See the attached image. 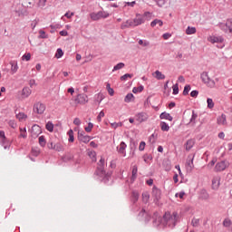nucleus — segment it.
I'll list each match as a JSON object with an SVG mask.
<instances>
[{
    "instance_id": "obj_1",
    "label": "nucleus",
    "mask_w": 232,
    "mask_h": 232,
    "mask_svg": "<svg viewBox=\"0 0 232 232\" xmlns=\"http://www.w3.org/2000/svg\"><path fill=\"white\" fill-rule=\"evenodd\" d=\"M177 218L179 214L177 212H166L162 218H159V222L163 227H175L177 226Z\"/></svg>"
},
{
    "instance_id": "obj_2",
    "label": "nucleus",
    "mask_w": 232,
    "mask_h": 232,
    "mask_svg": "<svg viewBox=\"0 0 232 232\" xmlns=\"http://www.w3.org/2000/svg\"><path fill=\"white\" fill-rule=\"evenodd\" d=\"M200 79L202 82H204V84H206L208 88H215V84H216L215 80L209 77V74L208 73V72H203L200 74Z\"/></svg>"
},
{
    "instance_id": "obj_3",
    "label": "nucleus",
    "mask_w": 232,
    "mask_h": 232,
    "mask_svg": "<svg viewBox=\"0 0 232 232\" xmlns=\"http://www.w3.org/2000/svg\"><path fill=\"white\" fill-rule=\"evenodd\" d=\"M218 28L225 32V34H232V18H229L226 21V23H219L218 24Z\"/></svg>"
},
{
    "instance_id": "obj_4",
    "label": "nucleus",
    "mask_w": 232,
    "mask_h": 232,
    "mask_svg": "<svg viewBox=\"0 0 232 232\" xmlns=\"http://www.w3.org/2000/svg\"><path fill=\"white\" fill-rule=\"evenodd\" d=\"M104 158H101L99 162L97 163V169L95 171V175L98 177H105L106 176V170H104Z\"/></svg>"
},
{
    "instance_id": "obj_5",
    "label": "nucleus",
    "mask_w": 232,
    "mask_h": 232,
    "mask_svg": "<svg viewBox=\"0 0 232 232\" xmlns=\"http://www.w3.org/2000/svg\"><path fill=\"white\" fill-rule=\"evenodd\" d=\"M0 145L3 146L5 150H10V146H12V141L7 140L5 135V130H0Z\"/></svg>"
},
{
    "instance_id": "obj_6",
    "label": "nucleus",
    "mask_w": 232,
    "mask_h": 232,
    "mask_svg": "<svg viewBox=\"0 0 232 232\" xmlns=\"http://www.w3.org/2000/svg\"><path fill=\"white\" fill-rule=\"evenodd\" d=\"M208 41L211 43L212 44H215L216 43L218 44L217 45L218 48H224V37L222 36H216L212 35L208 38Z\"/></svg>"
},
{
    "instance_id": "obj_7",
    "label": "nucleus",
    "mask_w": 232,
    "mask_h": 232,
    "mask_svg": "<svg viewBox=\"0 0 232 232\" xmlns=\"http://www.w3.org/2000/svg\"><path fill=\"white\" fill-rule=\"evenodd\" d=\"M148 14L150 13H145L144 15L139 14H136V17L132 19V24L134 28L136 26H140V24H144V23H146V15H148Z\"/></svg>"
},
{
    "instance_id": "obj_8",
    "label": "nucleus",
    "mask_w": 232,
    "mask_h": 232,
    "mask_svg": "<svg viewBox=\"0 0 232 232\" xmlns=\"http://www.w3.org/2000/svg\"><path fill=\"white\" fill-rule=\"evenodd\" d=\"M227 168H229V162L221 160L215 165L214 171H216V173H220L221 171H225Z\"/></svg>"
},
{
    "instance_id": "obj_9",
    "label": "nucleus",
    "mask_w": 232,
    "mask_h": 232,
    "mask_svg": "<svg viewBox=\"0 0 232 232\" xmlns=\"http://www.w3.org/2000/svg\"><path fill=\"white\" fill-rule=\"evenodd\" d=\"M33 111L36 115H43L46 111V106L44 103L37 102L33 107Z\"/></svg>"
},
{
    "instance_id": "obj_10",
    "label": "nucleus",
    "mask_w": 232,
    "mask_h": 232,
    "mask_svg": "<svg viewBox=\"0 0 232 232\" xmlns=\"http://www.w3.org/2000/svg\"><path fill=\"white\" fill-rule=\"evenodd\" d=\"M75 104H88V96L84 93L78 94L74 99Z\"/></svg>"
},
{
    "instance_id": "obj_11",
    "label": "nucleus",
    "mask_w": 232,
    "mask_h": 232,
    "mask_svg": "<svg viewBox=\"0 0 232 232\" xmlns=\"http://www.w3.org/2000/svg\"><path fill=\"white\" fill-rule=\"evenodd\" d=\"M193 160H195V154H189L186 161L187 171H193V169L195 168Z\"/></svg>"
},
{
    "instance_id": "obj_12",
    "label": "nucleus",
    "mask_w": 232,
    "mask_h": 232,
    "mask_svg": "<svg viewBox=\"0 0 232 232\" xmlns=\"http://www.w3.org/2000/svg\"><path fill=\"white\" fill-rule=\"evenodd\" d=\"M78 140H80V142L88 144V142H90V140H92V137H90L89 135H86V132H84V131H79L78 132Z\"/></svg>"
},
{
    "instance_id": "obj_13",
    "label": "nucleus",
    "mask_w": 232,
    "mask_h": 232,
    "mask_svg": "<svg viewBox=\"0 0 232 232\" xmlns=\"http://www.w3.org/2000/svg\"><path fill=\"white\" fill-rule=\"evenodd\" d=\"M128 146L124 141H121L120 145L117 147V151L120 153V155H122V157H126V148Z\"/></svg>"
},
{
    "instance_id": "obj_14",
    "label": "nucleus",
    "mask_w": 232,
    "mask_h": 232,
    "mask_svg": "<svg viewBox=\"0 0 232 232\" xmlns=\"http://www.w3.org/2000/svg\"><path fill=\"white\" fill-rule=\"evenodd\" d=\"M136 121L138 122H145L148 121V114L146 112H140L136 115Z\"/></svg>"
},
{
    "instance_id": "obj_15",
    "label": "nucleus",
    "mask_w": 232,
    "mask_h": 232,
    "mask_svg": "<svg viewBox=\"0 0 232 232\" xmlns=\"http://www.w3.org/2000/svg\"><path fill=\"white\" fill-rule=\"evenodd\" d=\"M121 30H126V28H134L133 20L129 19L126 22H123L121 25Z\"/></svg>"
},
{
    "instance_id": "obj_16",
    "label": "nucleus",
    "mask_w": 232,
    "mask_h": 232,
    "mask_svg": "<svg viewBox=\"0 0 232 232\" xmlns=\"http://www.w3.org/2000/svg\"><path fill=\"white\" fill-rule=\"evenodd\" d=\"M161 195H162V191L157 188V187H154L152 188V197H154L155 200H160Z\"/></svg>"
},
{
    "instance_id": "obj_17",
    "label": "nucleus",
    "mask_w": 232,
    "mask_h": 232,
    "mask_svg": "<svg viewBox=\"0 0 232 232\" xmlns=\"http://www.w3.org/2000/svg\"><path fill=\"white\" fill-rule=\"evenodd\" d=\"M220 188V177H214L212 179V189H218Z\"/></svg>"
},
{
    "instance_id": "obj_18",
    "label": "nucleus",
    "mask_w": 232,
    "mask_h": 232,
    "mask_svg": "<svg viewBox=\"0 0 232 232\" xmlns=\"http://www.w3.org/2000/svg\"><path fill=\"white\" fill-rule=\"evenodd\" d=\"M217 121L219 126H226V124H227L226 114H221V116H218Z\"/></svg>"
},
{
    "instance_id": "obj_19",
    "label": "nucleus",
    "mask_w": 232,
    "mask_h": 232,
    "mask_svg": "<svg viewBox=\"0 0 232 232\" xmlns=\"http://www.w3.org/2000/svg\"><path fill=\"white\" fill-rule=\"evenodd\" d=\"M31 133L33 137H37L41 133V127L39 125H34Z\"/></svg>"
},
{
    "instance_id": "obj_20",
    "label": "nucleus",
    "mask_w": 232,
    "mask_h": 232,
    "mask_svg": "<svg viewBox=\"0 0 232 232\" xmlns=\"http://www.w3.org/2000/svg\"><path fill=\"white\" fill-rule=\"evenodd\" d=\"M90 17H91L92 21H99V20L102 19L101 11L98 13H91Z\"/></svg>"
},
{
    "instance_id": "obj_21",
    "label": "nucleus",
    "mask_w": 232,
    "mask_h": 232,
    "mask_svg": "<svg viewBox=\"0 0 232 232\" xmlns=\"http://www.w3.org/2000/svg\"><path fill=\"white\" fill-rule=\"evenodd\" d=\"M152 75L158 81H164V79H166V75H164L162 72H160V71L154 72Z\"/></svg>"
},
{
    "instance_id": "obj_22",
    "label": "nucleus",
    "mask_w": 232,
    "mask_h": 232,
    "mask_svg": "<svg viewBox=\"0 0 232 232\" xmlns=\"http://www.w3.org/2000/svg\"><path fill=\"white\" fill-rule=\"evenodd\" d=\"M199 198L201 200H209V193L207 190L203 189L200 191Z\"/></svg>"
},
{
    "instance_id": "obj_23",
    "label": "nucleus",
    "mask_w": 232,
    "mask_h": 232,
    "mask_svg": "<svg viewBox=\"0 0 232 232\" xmlns=\"http://www.w3.org/2000/svg\"><path fill=\"white\" fill-rule=\"evenodd\" d=\"M11 64V72L12 75H14V73H17V70H19V66L17 65V62H10Z\"/></svg>"
},
{
    "instance_id": "obj_24",
    "label": "nucleus",
    "mask_w": 232,
    "mask_h": 232,
    "mask_svg": "<svg viewBox=\"0 0 232 232\" xmlns=\"http://www.w3.org/2000/svg\"><path fill=\"white\" fill-rule=\"evenodd\" d=\"M23 97H30L32 95V90L29 87H24L22 91Z\"/></svg>"
},
{
    "instance_id": "obj_25",
    "label": "nucleus",
    "mask_w": 232,
    "mask_h": 232,
    "mask_svg": "<svg viewBox=\"0 0 232 232\" xmlns=\"http://www.w3.org/2000/svg\"><path fill=\"white\" fill-rule=\"evenodd\" d=\"M160 119H165V121H173V116H171L169 113L168 112H162L160 115Z\"/></svg>"
},
{
    "instance_id": "obj_26",
    "label": "nucleus",
    "mask_w": 232,
    "mask_h": 232,
    "mask_svg": "<svg viewBox=\"0 0 232 232\" xmlns=\"http://www.w3.org/2000/svg\"><path fill=\"white\" fill-rule=\"evenodd\" d=\"M139 197H140V194L138 191L134 190L132 191L131 193V202H133V204H136V202L139 201Z\"/></svg>"
},
{
    "instance_id": "obj_27",
    "label": "nucleus",
    "mask_w": 232,
    "mask_h": 232,
    "mask_svg": "<svg viewBox=\"0 0 232 232\" xmlns=\"http://www.w3.org/2000/svg\"><path fill=\"white\" fill-rule=\"evenodd\" d=\"M193 146H195V140H187V142L185 144L186 150L189 151V150H191V148H193Z\"/></svg>"
},
{
    "instance_id": "obj_28",
    "label": "nucleus",
    "mask_w": 232,
    "mask_h": 232,
    "mask_svg": "<svg viewBox=\"0 0 232 232\" xmlns=\"http://www.w3.org/2000/svg\"><path fill=\"white\" fill-rule=\"evenodd\" d=\"M141 197H142V202L144 204H148V202H150V192L148 191L143 192Z\"/></svg>"
},
{
    "instance_id": "obj_29",
    "label": "nucleus",
    "mask_w": 232,
    "mask_h": 232,
    "mask_svg": "<svg viewBox=\"0 0 232 232\" xmlns=\"http://www.w3.org/2000/svg\"><path fill=\"white\" fill-rule=\"evenodd\" d=\"M139 171V169L137 165H134L132 167V171H131V180H135L137 179V173Z\"/></svg>"
},
{
    "instance_id": "obj_30",
    "label": "nucleus",
    "mask_w": 232,
    "mask_h": 232,
    "mask_svg": "<svg viewBox=\"0 0 232 232\" xmlns=\"http://www.w3.org/2000/svg\"><path fill=\"white\" fill-rule=\"evenodd\" d=\"M186 34L187 35H193L194 34H197V28L188 26V28L186 29Z\"/></svg>"
},
{
    "instance_id": "obj_31",
    "label": "nucleus",
    "mask_w": 232,
    "mask_h": 232,
    "mask_svg": "<svg viewBox=\"0 0 232 232\" xmlns=\"http://www.w3.org/2000/svg\"><path fill=\"white\" fill-rule=\"evenodd\" d=\"M88 155L90 159H92V162H97V152H95L94 150H92L88 152Z\"/></svg>"
},
{
    "instance_id": "obj_32",
    "label": "nucleus",
    "mask_w": 232,
    "mask_h": 232,
    "mask_svg": "<svg viewBox=\"0 0 232 232\" xmlns=\"http://www.w3.org/2000/svg\"><path fill=\"white\" fill-rule=\"evenodd\" d=\"M160 129H161V131H169V125L166 123V121H161Z\"/></svg>"
},
{
    "instance_id": "obj_33",
    "label": "nucleus",
    "mask_w": 232,
    "mask_h": 232,
    "mask_svg": "<svg viewBox=\"0 0 232 232\" xmlns=\"http://www.w3.org/2000/svg\"><path fill=\"white\" fill-rule=\"evenodd\" d=\"M156 24H159L160 26H162L163 24H164V23L162 22V20H159V19H155L154 21H152L151 23H150V26L152 27V28H155V25Z\"/></svg>"
},
{
    "instance_id": "obj_34",
    "label": "nucleus",
    "mask_w": 232,
    "mask_h": 232,
    "mask_svg": "<svg viewBox=\"0 0 232 232\" xmlns=\"http://www.w3.org/2000/svg\"><path fill=\"white\" fill-rule=\"evenodd\" d=\"M135 99V96H133V93H128L125 96L124 102H131Z\"/></svg>"
},
{
    "instance_id": "obj_35",
    "label": "nucleus",
    "mask_w": 232,
    "mask_h": 232,
    "mask_svg": "<svg viewBox=\"0 0 232 232\" xmlns=\"http://www.w3.org/2000/svg\"><path fill=\"white\" fill-rule=\"evenodd\" d=\"M138 44H140V46H143L145 48L150 46V41H148V40H141V39H140L138 41Z\"/></svg>"
},
{
    "instance_id": "obj_36",
    "label": "nucleus",
    "mask_w": 232,
    "mask_h": 232,
    "mask_svg": "<svg viewBox=\"0 0 232 232\" xmlns=\"http://www.w3.org/2000/svg\"><path fill=\"white\" fill-rule=\"evenodd\" d=\"M207 103H208V108L209 110H213V108H215V102H213V99L208 98L207 99Z\"/></svg>"
},
{
    "instance_id": "obj_37",
    "label": "nucleus",
    "mask_w": 232,
    "mask_h": 232,
    "mask_svg": "<svg viewBox=\"0 0 232 232\" xmlns=\"http://www.w3.org/2000/svg\"><path fill=\"white\" fill-rule=\"evenodd\" d=\"M54 151H64V147L61 143L54 144Z\"/></svg>"
},
{
    "instance_id": "obj_38",
    "label": "nucleus",
    "mask_w": 232,
    "mask_h": 232,
    "mask_svg": "<svg viewBox=\"0 0 232 232\" xmlns=\"http://www.w3.org/2000/svg\"><path fill=\"white\" fill-rule=\"evenodd\" d=\"M68 135H69L68 141H69V142H74L75 138H74V136H73V130H69Z\"/></svg>"
},
{
    "instance_id": "obj_39",
    "label": "nucleus",
    "mask_w": 232,
    "mask_h": 232,
    "mask_svg": "<svg viewBox=\"0 0 232 232\" xmlns=\"http://www.w3.org/2000/svg\"><path fill=\"white\" fill-rule=\"evenodd\" d=\"M39 144L42 146V148H44L46 146V139H44V136H40L39 139Z\"/></svg>"
},
{
    "instance_id": "obj_40",
    "label": "nucleus",
    "mask_w": 232,
    "mask_h": 232,
    "mask_svg": "<svg viewBox=\"0 0 232 232\" xmlns=\"http://www.w3.org/2000/svg\"><path fill=\"white\" fill-rule=\"evenodd\" d=\"M124 66H125L124 63H120L113 67L112 72H117V70H122Z\"/></svg>"
},
{
    "instance_id": "obj_41",
    "label": "nucleus",
    "mask_w": 232,
    "mask_h": 232,
    "mask_svg": "<svg viewBox=\"0 0 232 232\" xmlns=\"http://www.w3.org/2000/svg\"><path fill=\"white\" fill-rule=\"evenodd\" d=\"M64 55V53L63 52V49L58 48L55 53L56 59H61Z\"/></svg>"
},
{
    "instance_id": "obj_42",
    "label": "nucleus",
    "mask_w": 232,
    "mask_h": 232,
    "mask_svg": "<svg viewBox=\"0 0 232 232\" xmlns=\"http://www.w3.org/2000/svg\"><path fill=\"white\" fill-rule=\"evenodd\" d=\"M144 91V86H142V85H140V86H139V87H134L133 89H132V92H134V93H140V92H143Z\"/></svg>"
},
{
    "instance_id": "obj_43",
    "label": "nucleus",
    "mask_w": 232,
    "mask_h": 232,
    "mask_svg": "<svg viewBox=\"0 0 232 232\" xmlns=\"http://www.w3.org/2000/svg\"><path fill=\"white\" fill-rule=\"evenodd\" d=\"M106 88H107L108 93H109L111 97H113V95H114V93H115V91H113V88H111V86L110 85V83H107Z\"/></svg>"
},
{
    "instance_id": "obj_44",
    "label": "nucleus",
    "mask_w": 232,
    "mask_h": 232,
    "mask_svg": "<svg viewBox=\"0 0 232 232\" xmlns=\"http://www.w3.org/2000/svg\"><path fill=\"white\" fill-rule=\"evenodd\" d=\"M200 224V219L198 218H193L191 221V225L193 226V227H198Z\"/></svg>"
},
{
    "instance_id": "obj_45",
    "label": "nucleus",
    "mask_w": 232,
    "mask_h": 232,
    "mask_svg": "<svg viewBox=\"0 0 232 232\" xmlns=\"http://www.w3.org/2000/svg\"><path fill=\"white\" fill-rule=\"evenodd\" d=\"M47 131H53V123L48 121L45 125Z\"/></svg>"
},
{
    "instance_id": "obj_46",
    "label": "nucleus",
    "mask_w": 232,
    "mask_h": 232,
    "mask_svg": "<svg viewBox=\"0 0 232 232\" xmlns=\"http://www.w3.org/2000/svg\"><path fill=\"white\" fill-rule=\"evenodd\" d=\"M131 77H133V74L126 73L121 76V81H128V79H131Z\"/></svg>"
},
{
    "instance_id": "obj_47",
    "label": "nucleus",
    "mask_w": 232,
    "mask_h": 232,
    "mask_svg": "<svg viewBox=\"0 0 232 232\" xmlns=\"http://www.w3.org/2000/svg\"><path fill=\"white\" fill-rule=\"evenodd\" d=\"M26 114H24V112H20L18 114H16V119H18V121H23L24 119H26Z\"/></svg>"
},
{
    "instance_id": "obj_48",
    "label": "nucleus",
    "mask_w": 232,
    "mask_h": 232,
    "mask_svg": "<svg viewBox=\"0 0 232 232\" xmlns=\"http://www.w3.org/2000/svg\"><path fill=\"white\" fill-rule=\"evenodd\" d=\"M224 227H229L231 226V219L225 218L223 221Z\"/></svg>"
},
{
    "instance_id": "obj_49",
    "label": "nucleus",
    "mask_w": 232,
    "mask_h": 232,
    "mask_svg": "<svg viewBox=\"0 0 232 232\" xmlns=\"http://www.w3.org/2000/svg\"><path fill=\"white\" fill-rule=\"evenodd\" d=\"M190 90H191V86L190 85H186L184 87V90H183V95H188Z\"/></svg>"
},
{
    "instance_id": "obj_50",
    "label": "nucleus",
    "mask_w": 232,
    "mask_h": 232,
    "mask_svg": "<svg viewBox=\"0 0 232 232\" xmlns=\"http://www.w3.org/2000/svg\"><path fill=\"white\" fill-rule=\"evenodd\" d=\"M39 39H48V35L46 34V33L43 30L39 31Z\"/></svg>"
},
{
    "instance_id": "obj_51",
    "label": "nucleus",
    "mask_w": 232,
    "mask_h": 232,
    "mask_svg": "<svg viewBox=\"0 0 232 232\" xmlns=\"http://www.w3.org/2000/svg\"><path fill=\"white\" fill-rule=\"evenodd\" d=\"M92 130H93V123L89 122V123H88V126L85 127V131H86L87 133H90V132L92 131Z\"/></svg>"
},
{
    "instance_id": "obj_52",
    "label": "nucleus",
    "mask_w": 232,
    "mask_h": 232,
    "mask_svg": "<svg viewBox=\"0 0 232 232\" xmlns=\"http://www.w3.org/2000/svg\"><path fill=\"white\" fill-rule=\"evenodd\" d=\"M172 89H173V95H179V84L176 83L172 86Z\"/></svg>"
},
{
    "instance_id": "obj_53",
    "label": "nucleus",
    "mask_w": 232,
    "mask_h": 232,
    "mask_svg": "<svg viewBox=\"0 0 232 232\" xmlns=\"http://www.w3.org/2000/svg\"><path fill=\"white\" fill-rule=\"evenodd\" d=\"M46 1L47 0H39V2H38V7L39 8H44L45 6H46Z\"/></svg>"
},
{
    "instance_id": "obj_54",
    "label": "nucleus",
    "mask_w": 232,
    "mask_h": 232,
    "mask_svg": "<svg viewBox=\"0 0 232 232\" xmlns=\"http://www.w3.org/2000/svg\"><path fill=\"white\" fill-rule=\"evenodd\" d=\"M100 13L102 14V19H108L110 17V13L106 11H100Z\"/></svg>"
},
{
    "instance_id": "obj_55",
    "label": "nucleus",
    "mask_w": 232,
    "mask_h": 232,
    "mask_svg": "<svg viewBox=\"0 0 232 232\" xmlns=\"http://www.w3.org/2000/svg\"><path fill=\"white\" fill-rule=\"evenodd\" d=\"M23 61H30V59H32V54H30V53H25L22 56Z\"/></svg>"
},
{
    "instance_id": "obj_56",
    "label": "nucleus",
    "mask_w": 232,
    "mask_h": 232,
    "mask_svg": "<svg viewBox=\"0 0 232 232\" xmlns=\"http://www.w3.org/2000/svg\"><path fill=\"white\" fill-rule=\"evenodd\" d=\"M102 117H104V111H101L99 115L97 116L98 122H101L102 121Z\"/></svg>"
},
{
    "instance_id": "obj_57",
    "label": "nucleus",
    "mask_w": 232,
    "mask_h": 232,
    "mask_svg": "<svg viewBox=\"0 0 232 232\" xmlns=\"http://www.w3.org/2000/svg\"><path fill=\"white\" fill-rule=\"evenodd\" d=\"M20 137L26 139V129H20Z\"/></svg>"
},
{
    "instance_id": "obj_58",
    "label": "nucleus",
    "mask_w": 232,
    "mask_h": 232,
    "mask_svg": "<svg viewBox=\"0 0 232 232\" xmlns=\"http://www.w3.org/2000/svg\"><path fill=\"white\" fill-rule=\"evenodd\" d=\"M145 148H146V142L145 141H141L140 143V146H139L140 151H144Z\"/></svg>"
},
{
    "instance_id": "obj_59",
    "label": "nucleus",
    "mask_w": 232,
    "mask_h": 232,
    "mask_svg": "<svg viewBox=\"0 0 232 232\" xmlns=\"http://www.w3.org/2000/svg\"><path fill=\"white\" fill-rule=\"evenodd\" d=\"M158 6H164L166 5V0H154Z\"/></svg>"
},
{
    "instance_id": "obj_60",
    "label": "nucleus",
    "mask_w": 232,
    "mask_h": 232,
    "mask_svg": "<svg viewBox=\"0 0 232 232\" xmlns=\"http://www.w3.org/2000/svg\"><path fill=\"white\" fill-rule=\"evenodd\" d=\"M197 117H198L197 113H195V111H192L190 122H193V124H195V121H197Z\"/></svg>"
},
{
    "instance_id": "obj_61",
    "label": "nucleus",
    "mask_w": 232,
    "mask_h": 232,
    "mask_svg": "<svg viewBox=\"0 0 232 232\" xmlns=\"http://www.w3.org/2000/svg\"><path fill=\"white\" fill-rule=\"evenodd\" d=\"M9 126H11L13 128V130H15V128H17V123L15 122V121H9Z\"/></svg>"
},
{
    "instance_id": "obj_62",
    "label": "nucleus",
    "mask_w": 232,
    "mask_h": 232,
    "mask_svg": "<svg viewBox=\"0 0 232 232\" xmlns=\"http://www.w3.org/2000/svg\"><path fill=\"white\" fill-rule=\"evenodd\" d=\"M73 124H74L75 126H81V124H82L81 119L75 118V119L73 120Z\"/></svg>"
},
{
    "instance_id": "obj_63",
    "label": "nucleus",
    "mask_w": 232,
    "mask_h": 232,
    "mask_svg": "<svg viewBox=\"0 0 232 232\" xmlns=\"http://www.w3.org/2000/svg\"><path fill=\"white\" fill-rule=\"evenodd\" d=\"M184 195H186V192H184V191H181V192H179V193H176V195H175V197L176 198H184Z\"/></svg>"
},
{
    "instance_id": "obj_64",
    "label": "nucleus",
    "mask_w": 232,
    "mask_h": 232,
    "mask_svg": "<svg viewBox=\"0 0 232 232\" xmlns=\"http://www.w3.org/2000/svg\"><path fill=\"white\" fill-rule=\"evenodd\" d=\"M190 96L192 97H198V91L195 90L190 92Z\"/></svg>"
}]
</instances>
